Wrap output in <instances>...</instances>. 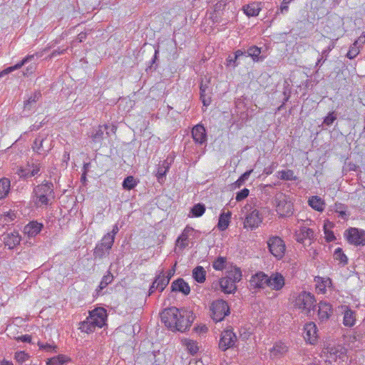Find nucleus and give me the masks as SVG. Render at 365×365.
Masks as SVG:
<instances>
[{
	"label": "nucleus",
	"mask_w": 365,
	"mask_h": 365,
	"mask_svg": "<svg viewBox=\"0 0 365 365\" xmlns=\"http://www.w3.org/2000/svg\"><path fill=\"white\" fill-rule=\"evenodd\" d=\"M155 283H157L156 288L160 292H163L169 284V279H166L163 270H161L156 276Z\"/></svg>",
	"instance_id": "nucleus-29"
},
{
	"label": "nucleus",
	"mask_w": 365,
	"mask_h": 365,
	"mask_svg": "<svg viewBox=\"0 0 365 365\" xmlns=\"http://www.w3.org/2000/svg\"><path fill=\"white\" fill-rule=\"evenodd\" d=\"M287 351V346L282 342L276 343L275 345L270 350L271 355L274 357H278Z\"/></svg>",
	"instance_id": "nucleus-35"
},
{
	"label": "nucleus",
	"mask_w": 365,
	"mask_h": 365,
	"mask_svg": "<svg viewBox=\"0 0 365 365\" xmlns=\"http://www.w3.org/2000/svg\"><path fill=\"white\" fill-rule=\"evenodd\" d=\"M90 319L98 328L103 327L107 319L106 310L103 307H98L89 312Z\"/></svg>",
	"instance_id": "nucleus-11"
},
{
	"label": "nucleus",
	"mask_w": 365,
	"mask_h": 365,
	"mask_svg": "<svg viewBox=\"0 0 365 365\" xmlns=\"http://www.w3.org/2000/svg\"><path fill=\"white\" fill-rule=\"evenodd\" d=\"M314 297L311 293L302 292L296 297L294 306L295 308L305 311L308 314L314 307Z\"/></svg>",
	"instance_id": "nucleus-5"
},
{
	"label": "nucleus",
	"mask_w": 365,
	"mask_h": 365,
	"mask_svg": "<svg viewBox=\"0 0 365 365\" xmlns=\"http://www.w3.org/2000/svg\"><path fill=\"white\" fill-rule=\"evenodd\" d=\"M192 136L194 141L198 144H202L207 140L205 128L202 125H195L192 130Z\"/></svg>",
	"instance_id": "nucleus-15"
},
{
	"label": "nucleus",
	"mask_w": 365,
	"mask_h": 365,
	"mask_svg": "<svg viewBox=\"0 0 365 365\" xmlns=\"http://www.w3.org/2000/svg\"><path fill=\"white\" fill-rule=\"evenodd\" d=\"M96 327H98L93 323V321H91L89 317H87L85 321L81 323L79 329L81 331L91 333L93 332Z\"/></svg>",
	"instance_id": "nucleus-39"
},
{
	"label": "nucleus",
	"mask_w": 365,
	"mask_h": 365,
	"mask_svg": "<svg viewBox=\"0 0 365 365\" xmlns=\"http://www.w3.org/2000/svg\"><path fill=\"white\" fill-rule=\"evenodd\" d=\"M205 211V207L204 205L198 203L193 206V207L191 210V212L192 214V216L194 217H200L202 216Z\"/></svg>",
	"instance_id": "nucleus-47"
},
{
	"label": "nucleus",
	"mask_w": 365,
	"mask_h": 365,
	"mask_svg": "<svg viewBox=\"0 0 365 365\" xmlns=\"http://www.w3.org/2000/svg\"><path fill=\"white\" fill-rule=\"evenodd\" d=\"M327 50H324L322 53V57L318 59L317 63H316V66H319L320 64L322 63H324L325 61H326V57L327 56Z\"/></svg>",
	"instance_id": "nucleus-61"
},
{
	"label": "nucleus",
	"mask_w": 365,
	"mask_h": 365,
	"mask_svg": "<svg viewBox=\"0 0 365 365\" xmlns=\"http://www.w3.org/2000/svg\"><path fill=\"white\" fill-rule=\"evenodd\" d=\"M252 173V170H250L243 173L239 179L234 183L235 187H240L246 180H248L250 174Z\"/></svg>",
	"instance_id": "nucleus-49"
},
{
	"label": "nucleus",
	"mask_w": 365,
	"mask_h": 365,
	"mask_svg": "<svg viewBox=\"0 0 365 365\" xmlns=\"http://www.w3.org/2000/svg\"><path fill=\"white\" fill-rule=\"evenodd\" d=\"M262 222L259 212L255 209L247 213L244 220V228L254 230L259 227Z\"/></svg>",
	"instance_id": "nucleus-10"
},
{
	"label": "nucleus",
	"mask_w": 365,
	"mask_h": 365,
	"mask_svg": "<svg viewBox=\"0 0 365 365\" xmlns=\"http://www.w3.org/2000/svg\"><path fill=\"white\" fill-rule=\"evenodd\" d=\"M278 178L282 180H295L297 177L292 170H286L278 172Z\"/></svg>",
	"instance_id": "nucleus-41"
},
{
	"label": "nucleus",
	"mask_w": 365,
	"mask_h": 365,
	"mask_svg": "<svg viewBox=\"0 0 365 365\" xmlns=\"http://www.w3.org/2000/svg\"><path fill=\"white\" fill-rule=\"evenodd\" d=\"M193 232V229L190 227H186L182 233L178 237L177 243L181 248H185L188 245V237L190 233Z\"/></svg>",
	"instance_id": "nucleus-27"
},
{
	"label": "nucleus",
	"mask_w": 365,
	"mask_h": 365,
	"mask_svg": "<svg viewBox=\"0 0 365 365\" xmlns=\"http://www.w3.org/2000/svg\"><path fill=\"white\" fill-rule=\"evenodd\" d=\"M113 275L110 272H108L107 274L104 275L100 282V284L98 285V288L96 289V295L99 296L101 294V291L106 288L108 284H110L113 281Z\"/></svg>",
	"instance_id": "nucleus-28"
},
{
	"label": "nucleus",
	"mask_w": 365,
	"mask_h": 365,
	"mask_svg": "<svg viewBox=\"0 0 365 365\" xmlns=\"http://www.w3.org/2000/svg\"><path fill=\"white\" fill-rule=\"evenodd\" d=\"M38 345L39 346L40 349H45L46 351H51L53 349V346L48 344H43V343H38Z\"/></svg>",
	"instance_id": "nucleus-63"
},
{
	"label": "nucleus",
	"mask_w": 365,
	"mask_h": 365,
	"mask_svg": "<svg viewBox=\"0 0 365 365\" xmlns=\"http://www.w3.org/2000/svg\"><path fill=\"white\" fill-rule=\"evenodd\" d=\"M190 314L186 310L172 307L161 313V320L170 330L182 332L191 326L192 320L190 319Z\"/></svg>",
	"instance_id": "nucleus-1"
},
{
	"label": "nucleus",
	"mask_w": 365,
	"mask_h": 365,
	"mask_svg": "<svg viewBox=\"0 0 365 365\" xmlns=\"http://www.w3.org/2000/svg\"><path fill=\"white\" fill-rule=\"evenodd\" d=\"M245 56V52L242 50H237L235 52L234 57L235 60H239L241 56Z\"/></svg>",
	"instance_id": "nucleus-64"
},
{
	"label": "nucleus",
	"mask_w": 365,
	"mask_h": 365,
	"mask_svg": "<svg viewBox=\"0 0 365 365\" xmlns=\"http://www.w3.org/2000/svg\"><path fill=\"white\" fill-rule=\"evenodd\" d=\"M137 185V182L133 176H128L123 182V187L125 190H132Z\"/></svg>",
	"instance_id": "nucleus-44"
},
{
	"label": "nucleus",
	"mask_w": 365,
	"mask_h": 365,
	"mask_svg": "<svg viewBox=\"0 0 365 365\" xmlns=\"http://www.w3.org/2000/svg\"><path fill=\"white\" fill-rule=\"evenodd\" d=\"M314 239V231L310 228L302 226L299 232L296 233V240L299 243H304L306 240H312Z\"/></svg>",
	"instance_id": "nucleus-19"
},
{
	"label": "nucleus",
	"mask_w": 365,
	"mask_h": 365,
	"mask_svg": "<svg viewBox=\"0 0 365 365\" xmlns=\"http://www.w3.org/2000/svg\"><path fill=\"white\" fill-rule=\"evenodd\" d=\"M227 259L225 257H219L212 262V267L215 270L221 271L226 268Z\"/></svg>",
	"instance_id": "nucleus-43"
},
{
	"label": "nucleus",
	"mask_w": 365,
	"mask_h": 365,
	"mask_svg": "<svg viewBox=\"0 0 365 365\" xmlns=\"http://www.w3.org/2000/svg\"><path fill=\"white\" fill-rule=\"evenodd\" d=\"M267 286V275L262 272H259L252 275L250 280L251 289H259Z\"/></svg>",
	"instance_id": "nucleus-12"
},
{
	"label": "nucleus",
	"mask_w": 365,
	"mask_h": 365,
	"mask_svg": "<svg viewBox=\"0 0 365 365\" xmlns=\"http://www.w3.org/2000/svg\"><path fill=\"white\" fill-rule=\"evenodd\" d=\"M249 192H250V191L247 188H244L242 190L239 191L236 194V197H235L236 200L240 202V201L245 199L248 196Z\"/></svg>",
	"instance_id": "nucleus-53"
},
{
	"label": "nucleus",
	"mask_w": 365,
	"mask_h": 365,
	"mask_svg": "<svg viewBox=\"0 0 365 365\" xmlns=\"http://www.w3.org/2000/svg\"><path fill=\"white\" fill-rule=\"evenodd\" d=\"M182 341L190 354L194 355L198 351L199 347L197 346V343L195 341L185 339Z\"/></svg>",
	"instance_id": "nucleus-38"
},
{
	"label": "nucleus",
	"mask_w": 365,
	"mask_h": 365,
	"mask_svg": "<svg viewBox=\"0 0 365 365\" xmlns=\"http://www.w3.org/2000/svg\"><path fill=\"white\" fill-rule=\"evenodd\" d=\"M356 43H357V41H356L353 44V46H351V48H349L348 53H346V56L349 59L354 58L359 54V49L356 46Z\"/></svg>",
	"instance_id": "nucleus-52"
},
{
	"label": "nucleus",
	"mask_w": 365,
	"mask_h": 365,
	"mask_svg": "<svg viewBox=\"0 0 365 365\" xmlns=\"http://www.w3.org/2000/svg\"><path fill=\"white\" fill-rule=\"evenodd\" d=\"M211 317L215 322L222 321L230 314V308L225 300L218 299L213 302L210 306Z\"/></svg>",
	"instance_id": "nucleus-6"
},
{
	"label": "nucleus",
	"mask_w": 365,
	"mask_h": 365,
	"mask_svg": "<svg viewBox=\"0 0 365 365\" xmlns=\"http://www.w3.org/2000/svg\"><path fill=\"white\" fill-rule=\"evenodd\" d=\"M276 211L281 217H287L293 214V205L283 193H278L274 197Z\"/></svg>",
	"instance_id": "nucleus-4"
},
{
	"label": "nucleus",
	"mask_w": 365,
	"mask_h": 365,
	"mask_svg": "<svg viewBox=\"0 0 365 365\" xmlns=\"http://www.w3.org/2000/svg\"><path fill=\"white\" fill-rule=\"evenodd\" d=\"M113 243L109 236H103L101 242L96 245L94 249V258L101 259L108 255Z\"/></svg>",
	"instance_id": "nucleus-7"
},
{
	"label": "nucleus",
	"mask_w": 365,
	"mask_h": 365,
	"mask_svg": "<svg viewBox=\"0 0 365 365\" xmlns=\"http://www.w3.org/2000/svg\"><path fill=\"white\" fill-rule=\"evenodd\" d=\"M346 206L341 203H335L334 210V211L339 214V217H340L343 220H346L347 218L346 209Z\"/></svg>",
	"instance_id": "nucleus-45"
},
{
	"label": "nucleus",
	"mask_w": 365,
	"mask_h": 365,
	"mask_svg": "<svg viewBox=\"0 0 365 365\" xmlns=\"http://www.w3.org/2000/svg\"><path fill=\"white\" fill-rule=\"evenodd\" d=\"M171 290L172 292H182L185 295H187L190 292V286L182 278H178L173 282L171 284Z\"/></svg>",
	"instance_id": "nucleus-18"
},
{
	"label": "nucleus",
	"mask_w": 365,
	"mask_h": 365,
	"mask_svg": "<svg viewBox=\"0 0 365 365\" xmlns=\"http://www.w3.org/2000/svg\"><path fill=\"white\" fill-rule=\"evenodd\" d=\"M53 185L52 182H46L37 185L34 189V202L37 206L48 205L53 198Z\"/></svg>",
	"instance_id": "nucleus-2"
},
{
	"label": "nucleus",
	"mask_w": 365,
	"mask_h": 365,
	"mask_svg": "<svg viewBox=\"0 0 365 365\" xmlns=\"http://www.w3.org/2000/svg\"><path fill=\"white\" fill-rule=\"evenodd\" d=\"M42 227V224L33 221L26 225L24 230L29 237H34L41 232Z\"/></svg>",
	"instance_id": "nucleus-23"
},
{
	"label": "nucleus",
	"mask_w": 365,
	"mask_h": 365,
	"mask_svg": "<svg viewBox=\"0 0 365 365\" xmlns=\"http://www.w3.org/2000/svg\"><path fill=\"white\" fill-rule=\"evenodd\" d=\"M34 57V55H29L26 57H25L22 61H21L19 63H16V65L13 66L8 67L7 68L3 70L0 72V78L3 77L5 75H7L10 73L11 72L19 69L23 66L24 64L28 63L29 61H31Z\"/></svg>",
	"instance_id": "nucleus-24"
},
{
	"label": "nucleus",
	"mask_w": 365,
	"mask_h": 365,
	"mask_svg": "<svg viewBox=\"0 0 365 365\" xmlns=\"http://www.w3.org/2000/svg\"><path fill=\"white\" fill-rule=\"evenodd\" d=\"M304 339L311 344H314L317 339V329L314 323L310 322L304 326Z\"/></svg>",
	"instance_id": "nucleus-16"
},
{
	"label": "nucleus",
	"mask_w": 365,
	"mask_h": 365,
	"mask_svg": "<svg viewBox=\"0 0 365 365\" xmlns=\"http://www.w3.org/2000/svg\"><path fill=\"white\" fill-rule=\"evenodd\" d=\"M329 352L336 358L343 359L345 356L346 350L344 348L338 346L336 347L329 348Z\"/></svg>",
	"instance_id": "nucleus-42"
},
{
	"label": "nucleus",
	"mask_w": 365,
	"mask_h": 365,
	"mask_svg": "<svg viewBox=\"0 0 365 365\" xmlns=\"http://www.w3.org/2000/svg\"><path fill=\"white\" fill-rule=\"evenodd\" d=\"M332 314V308L329 303L320 302L318 304V317L320 322L327 321Z\"/></svg>",
	"instance_id": "nucleus-14"
},
{
	"label": "nucleus",
	"mask_w": 365,
	"mask_h": 365,
	"mask_svg": "<svg viewBox=\"0 0 365 365\" xmlns=\"http://www.w3.org/2000/svg\"><path fill=\"white\" fill-rule=\"evenodd\" d=\"M200 99L203 103V106H208L211 103V97L210 96L209 91H206V88H200Z\"/></svg>",
	"instance_id": "nucleus-48"
},
{
	"label": "nucleus",
	"mask_w": 365,
	"mask_h": 365,
	"mask_svg": "<svg viewBox=\"0 0 365 365\" xmlns=\"http://www.w3.org/2000/svg\"><path fill=\"white\" fill-rule=\"evenodd\" d=\"M17 340L21 341L23 342L31 343V336L30 335L25 334V335H22L21 336H19L17 338Z\"/></svg>",
	"instance_id": "nucleus-62"
},
{
	"label": "nucleus",
	"mask_w": 365,
	"mask_h": 365,
	"mask_svg": "<svg viewBox=\"0 0 365 365\" xmlns=\"http://www.w3.org/2000/svg\"><path fill=\"white\" fill-rule=\"evenodd\" d=\"M10 190V181L6 178L0 180V199L6 196Z\"/></svg>",
	"instance_id": "nucleus-40"
},
{
	"label": "nucleus",
	"mask_w": 365,
	"mask_h": 365,
	"mask_svg": "<svg viewBox=\"0 0 365 365\" xmlns=\"http://www.w3.org/2000/svg\"><path fill=\"white\" fill-rule=\"evenodd\" d=\"M325 238L327 242H331L335 239L334 235L331 231L324 230Z\"/></svg>",
	"instance_id": "nucleus-60"
},
{
	"label": "nucleus",
	"mask_w": 365,
	"mask_h": 365,
	"mask_svg": "<svg viewBox=\"0 0 365 365\" xmlns=\"http://www.w3.org/2000/svg\"><path fill=\"white\" fill-rule=\"evenodd\" d=\"M243 11L247 16H257L260 11V8L257 4L252 3L244 6Z\"/></svg>",
	"instance_id": "nucleus-36"
},
{
	"label": "nucleus",
	"mask_w": 365,
	"mask_h": 365,
	"mask_svg": "<svg viewBox=\"0 0 365 365\" xmlns=\"http://www.w3.org/2000/svg\"><path fill=\"white\" fill-rule=\"evenodd\" d=\"M284 286V278L278 272L267 275V287L273 290L279 291Z\"/></svg>",
	"instance_id": "nucleus-13"
},
{
	"label": "nucleus",
	"mask_w": 365,
	"mask_h": 365,
	"mask_svg": "<svg viewBox=\"0 0 365 365\" xmlns=\"http://www.w3.org/2000/svg\"><path fill=\"white\" fill-rule=\"evenodd\" d=\"M47 136H41L38 135L34 140V142L32 145V148L34 152L37 153L39 155H46L48 150L44 148L43 143L46 140Z\"/></svg>",
	"instance_id": "nucleus-22"
},
{
	"label": "nucleus",
	"mask_w": 365,
	"mask_h": 365,
	"mask_svg": "<svg viewBox=\"0 0 365 365\" xmlns=\"http://www.w3.org/2000/svg\"><path fill=\"white\" fill-rule=\"evenodd\" d=\"M240 63L237 60H235V57H232V56H229L227 58V66H232L233 68L237 67Z\"/></svg>",
	"instance_id": "nucleus-57"
},
{
	"label": "nucleus",
	"mask_w": 365,
	"mask_h": 365,
	"mask_svg": "<svg viewBox=\"0 0 365 365\" xmlns=\"http://www.w3.org/2000/svg\"><path fill=\"white\" fill-rule=\"evenodd\" d=\"M292 0H283V2L280 6V12L284 14L288 11L287 4H289Z\"/></svg>",
	"instance_id": "nucleus-59"
},
{
	"label": "nucleus",
	"mask_w": 365,
	"mask_h": 365,
	"mask_svg": "<svg viewBox=\"0 0 365 365\" xmlns=\"http://www.w3.org/2000/svg\"><path fill=\"white\" fill-rule=\"evenodd\" d=\"M269 252L277 259H281L285 255L284 241L278 236H270L267 242Z\"/></svg>",
	"instance_id": "nucleus-3"
},
{
	"label": "nucleus",
	"mask_w": 365,
	"mask_h": 365,
	"mask_svg": "<svg viewBox=\"0 0 365 365\" xmlns=\"http://www.w3.org/2000/svg\"><path fill=\"white\" fill-rule=\"evenodd\" d=\"M237 341V336L231 329H227L222 332L219 342V347L222 351L232 348Z\"/></svg>",
	"instance_id": "nucleus-9"
},
{
	"label": "nucleus",
	"mask_w": 365,
	"mask_h": 365,
	"mask_svg": "<svg viewBox=\"0 0 365 365\" xmlns=\"http://www.w3.org/2000/svg\"><path fill=\"white\" fill-rule=\"evenodd\" d=\"M309 205L317 211L322 212L324 209V201L319 196H312L308 200Z\"/></svg>",
	"instance_id": "nucleus-25"
},
{
	"label": "nucleus",
	"mask_w": 365,
	"mask_h": 365,
	"mask_svg": "<svg viewBox=\"0 0 365 365\" xmlns=\"http://www.w3.org/2000/svg\"><path fill=\"white\" fill-rule=\"evenodd\" d=\"M224 277L237 283L242 279V272L239 267L231 266L227 269L226 276Z\"/></svg>",
	"instance_id": "nucleus-21"
},
{
	"label": "nucleus",
	"mask_w": 365,
	"mask_h": 365,
	"mask_svg": "<svg viewBox=\"0 0 365 365\" xmlns=\"http://www.w3.org/2000/svg\"><path fill=\"white\" fill-rule=\"evenodd\" d=\"M316 282H317L316 289L318 291L319 293L324 294L326 292V289L327 287H330L331 284V280L330 278H322V277H317V279H316Z\"/></svg>",
	"instance_id": "nucleus-32"
},
{
	"label": "nucleus",
	"mask_w": 365,
	"mask_h": 365,
	"mask_svg": "<svg viewBox=\"0 0 365 365\" xmlns=\"http://www.w3.org/2000/svg\"><path fill=\"white\" fill-rule=\"evenodd\" d=\"M29 359V355L24 351H19L15 354V359L20 363H22Z\"/></svg>",
	"instance_id": "nucleus-54"
},
{
	"label": "nucleus",
	"mask_w": 365,
	"mask_h": 365,
	"mask_svg": "<svg viewBox=\"0 0 365 365\" xmlns=\"http://www.w3.org/2000/svg\"><path fill=\"white\" fill-rule=\"evenodd\" d=\"M230 216L231 214L229 212L227 213L223 212L220 215L217 224V227L219 228V230L223 231L227 228L230 223Z\"/></svg>",
	"instance_id": "nucleus-37"
},
{
	"label": "nucleus",
	"mask_w": 365,
	"mask_h": 365,
	"mask_svg": "<svg viewBox=\"0 0 365 365\" xmlns=\"http://www.w3.org/2000/svg\"><path fill=\"white\" fill-rule=\"evenodd\" d=\"M41 97V93L40 91L34 92L24 103V109L31 110L34 107L35 103L39 101Z\"/></svg>",
	"instance_id": "nucleus-33"
},
{
	"label": "nucleus",
	"mask_w": 365,
	"mask_h": 365,
	"mask_svg": "<svg viewBox=\"0 0 365 365\" xmlns=\"http://www.w3.org/2000/svg\"><path fill=\"white\" fill-rule=\"evenodd\" d=\"M107 129L108 126L104 125H99L96 129L93 130L91 135L93 142L100 143L103 138L104 131Z\"/></svg>",
	"instance_id": "nucleus-30"
},
{
	"label": "nucleus",
	"mask_w": 365,
	"mask_h": 365,
	"mask_svg": "<svg viewBox=\"0 0 365 365\" xmlns=\"http://www.w3.org/2000/svg\"><path fill=\"white\" fill-rule=\"evenodd\" d=\"M118 231H119V227L118 226V224H115L113 226L112 231L110 232L107 233L104 236H109L110 238L112 239V241L114 242L115 236L118 232Z\"/></svg>",
	"instance_id": "nucleus-58"
},
{
	"label": "nucleus",
	"mask_w": 365,
	"mask_h": 365,
	"mask_svg": "<svg viewBox=\"0 0 365 365\" xmlns=\"http://www.w3.org/2000/svg\"><path fill=\"white\" fill-rule=\"evenodd\" d=\"M218 284L221 291L225 294L234 293L237 289L236 283L225 277L220 279Z\"/></svg>",
	"instance_id": "nucleus-20"
},
{
	"label": "nucleus",
	"mask_w": 365,
	"mask_h": 365,
	"mask_svg": "<svg viewBox=\"0 0 365 365\" xmlns=\"http://www.w3.org/2000/svg\"><path fill=\"white\" fill-rule=\"evenodd\" d=\"M344 236L350 244L356 246L364 245L365 231L363 230L351 227L345 232Z\"/></svg>",
	"instance_id": "nucleus-8"
},
{
	"label": "nucleus",
	"mask_w": 365,
	"mask_h": 365,
	"mask_svg": "<svg viewBox=\"0 0 365 365\" xmlns=\"http://www.w3.org/2000/svg\"><path fill=\"white\" fill-rule=\"evenodd\" d=\"M206 271L201 266L196 267L192 270V277L198 283H203L205 281Z\"/></svg>",
	"instance_id": "nucleus-31"
},
{
	"label": "nucleus",
	"mask_w": 365,
	"mask_h": 365,
	"mask_svg": "<svg viewBox=\"0 0 365 365\" xmlns=\"http://www.w3.org/2000/svg\"><path fill=\"white\" fill-rule=\"evenodd\" d=\"M355 320V312L350 309H346L344 313L343 324L346 327H352Z\"/></svg>",
	"instance_id": "nucleus-34"
},
{
	"label": "nucleus",
	"mask_w": 365,
	"mask_h": 365,
	"mask_svg": "<svg viewBox=\"0 0 365 365\" xmlns=\"http://www.w3.org/2000/svg\"><path fill=\"white\" fill-rule=\"evenodd\" d=\"M334 257L335 259L339 261L343 264L347 263L348 259L346 256L344 254L342 249L340 247H338L335 250L334 252Z\"/></svg>",
	"instance_id": "nucleus-46"
},
{
	"label": "nucleus",
	"mask_w": 365,
	"mask_h": 365,
	"mask_svg": "<svg viewBox=\"0 0 365 365\" xmlns=\"http://www.w3.org/2000/svg\"><path fill=\"white\" fill-rule=\"evenodd\" d=\"M21 237L18 232H12L4 236V243L9 250L14 249L20 243Z\"/></svg>",
	"instance_id": "nucleus-17"
},
{
	"label": "nucleus",
	"mask_w": 365,
	"mask_h": 365,
	"mask_svg": "<svg viewBox=\"0 0 365 365\" xmlns=\"http://www.w3.org/2000/svg\"><path fill=\"white\" fill-rule=\"evenodd\" d=\"M168 169V166L167 165V163L165 162H163L162 166L158 168V178H160L161 177H163L165 175Z\"/></svg>",
	"instance_id": "nucleus-56"
},
{
	"label": "nucleus",
	"mask_w": 365,
	"mask_h": 365,
	"mask_svg": "<svg viewBox=\"0 0 365 365\" xmlns=\"http://www.w3.org/2000/svg\"><path fill=\"white\" fill-rule=\"evenodd\" d=\"M66 361V356L63 355H58L57 356L51 358L48 362L47 365H63Z\"/></svg>",
	"instance_id": "nucleus-51"
},
{
	"label": "nucleus",
	"mask_w": 365,
	"mask_h": 365,
	"mask_svg": "<svg viewBox=\"0 0 365 365\" xmlns=\"http://www.w3.org/2000/svg\"><path fill=\"white\" fill-rule=\"evenodd\" d=\"M336 119L334 112L329 113L324 119V123L327 125H331Z\"/></svg>",
	"instance_id": "nucleus-55"
},
{
	"label": "nucleus",
	"mask_w": 365,
	"mask_h": 365,
	"mask_svg": "<svg viewBox=\"0 0 365 365\" xmlns=\"http://www.w3.org/2000/svg\"><path fill=\"white\" fill-rule=\"evenodd\" d=\"M40 168L38 165H32L31 168H21L19 170L18 175L20 178H29L38 174Z\"/></svg>",
	"instance_id": "nucleus-26"
},
{
	"label": "nucleus",
	"mask_w": 365,
	"mask_h": 365,
	"mask_svg": "<svg viewBox=\"0 0 365 365\" xmlns=\"http://www.w3.org/2000/svg\"><path fill=\"white\" fill-rule=\"evenodd\" d=\"M247 56H250L254 61L258 60L259 56L261 53V49L257 46H253L248 48Z\"/></svg>",
	"instance_id": "nucleus-50"
}]
</instances>
